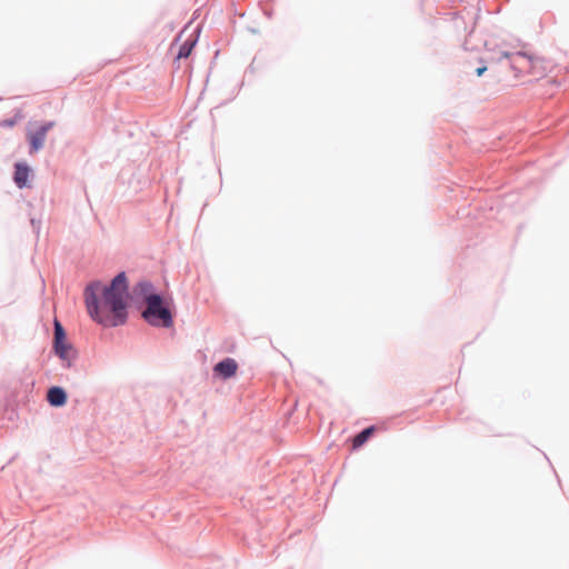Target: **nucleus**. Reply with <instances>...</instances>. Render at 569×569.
<instances>
[{"label":"nucleus","mask_w":569,"mask_h":569,"mask_svg":"<svg viewBox=\"0 0 569 569\" xmlns=\"http://www.w3.org/2000/svg\"><path fill=\"white\" fill-rule=\"evenodd\" d=\"M129 286L124 271L119 272L108 286L92 281L84 288V302L89 316L104 327H118L128 319Z\"/></svg>","instance_id":"nucleus-1"},{"label":"nucleus","mask_w":569,"mask_h":569,"mask_svg":"<svg viewBox=\"0 0 569 569\" xmlns=\"http://www.w3.org/2000/svg\"><path fill=\"white\" fill-rule=\"evenodd\" d=\"M141 317L152 327L170 328L173 325V317L169 308L164 305L162 296L152 298L144 303Z\"/></svg>","instance_id":"nucleus-2"},{"label":"nucleus","mask_w":569,"mask_h":569,"mask_svg":"<svg viewBox=\"0 0 569 569\" xmlns=\"http://www.w3.org/2000/svg\"><path fill=\"white\" fill-rule=\"evenodd\" d=\"M159 296L161 295L156 291L153 283L149 280H140L131 291V299L136 303H146Z\"/></svg>","instance_id":"nucleus-3"},{"label":"nucleus","mask_w":569,"mask_h":569,"mask_svg":"<svg viewBox=\"0 0 569 569\" xmlns=\"http://www.w3.org/2000/svg\"><path fill=\"white\" fill-rule=\"evenodd\" d=\"M54 126L53 121L42 123L37 130L28 134L30 141V153L38 152L44 146L47 133Z\"/></svg>","instance_id":"nucleus-4"},{"label":"nucleus","mask_w":569,"mask_h":569,"mask_svg":"<svg viewBox=\"0 0 569 569\" xmlns=\"http://www.w3.org/2000/svg\"><path fill=\"white\" fill-rule=\"evenodd\" d=\"M53 351L62 361L64 368H71L76 359V353L72 351V346L67 341L53 343Z\"/></svg>","instance_id":"nucleus-5"},{"label":"nucleus","mask_w":569,"mask_h":569,"mask_svg":"<svg viewBox=\"0 0 569 569\" xmlns=\"http://www.w3.org/2000/svg\"><path fill=\"white\" fill-rule=\"evenodd\" d=\"M31 169L24 162H17L14 164L13 181L19 189L29 187V176Z\"/></svg>","instance_id":"nucleus-6"},{"label":"nucleus","mask_w":569,"mask_h":569,"mask_svg":"<svg viewBox=\"0 0 569 569\" xmlns=\"http://www.w3.org/2000/svg\"><path fill=\"white\" fill-rule=\"evenodd\" d=\"M237 368H238V365L234 359L224 358L214 366L213 371L219 377H221L223 379H228V378H231L236 373Z\"/></svg>","instance_id":"nucleus-7"},{"label":"nucleus","mask_w":569,"mask_h":569,"mask_svg":"<svg viewBox=\"0 0 569 569\" xmlns=\"http://www.w3.org/2000/svg\"><path fill=\"white\" fill-rule=\"evenodd\" d=\"M68 399L67 392L62 387L53 386L47 391V401L51 407L59 408L66 405Z\"/></svg>","instance_id":"nucleus-8"},{"label":"nucleus","mask_w":569,"mask_h":569,"mask_svg":"<svg viewBox=\"0 0 569 569\" xmlns=\"http://www.w3.org/2000/svg\"><path fill=\"white\" fill-rule=\"evenodd\" d=\"M533 57L525 51H517L513 54L511 69L515 71L523 72L530 69Z\"/></svg>","instance_id":"nucleus-9"},{"label":"nucleus","mask_w":569,"mask_h":569,"mask_svg":"<svg viewBox=\"0 0 569 569\" xmlns=\"http://www.w3.org/2000/svg\"><path fill=\"white\" fill-rule=\"evenodd\" d=\"M375 431V427L370 426L361 430L353 438V448H359L365 445Z\"/></svg>","instance_id":"nucleus-10"},{"label":"nucleus","mask_w":569,"mask_h":569,"mask_svg":"<svg viewBox=\"0 0 569 569\" xmlns=\"http://www.w3.org/2000/svg\"><path fill=\"white\" fill-rule=\"evenodd\" d=\"M66 341V330L61 322L57 319L53 321V343Z\"/></svg>","instance_id":"nucleus-11"},{"label":"nucleus","mask_w":569,"mask_h":569,"mask_svg":"<svg viewBox=\"0 0 569 569\" xmlns=\"http://www.w3.org/2000/svg\"><path fill=\"white\" fill-rule=\"evenodd\" d=\"M196 44V40H186L179 48L177 59H186L190 56L193 47Z\"/></svg>","instance_id":"nucleus-12"},{"label":"nucleus","mask_w":569,"mask_h":569,"mask_svg":"<svg viewBox=\"0 0 569 569\" xmlns=\"http://www.w3.org/2000/svg\"><path fill=\"white\" fill-rule=\"evenodd\" d=\"M516 52H512V51H501V54H500V58H499V61H501L502 59H507L510 63V67L512 66V61H513V54Z\"/></svg>","instance_id":"nucleus-13"},{"label":"nucleus","mask_w":569,"mask_h":569,"mask_svg":"<svg viewBox=\"0 0 569 569\" xmlns=\"http://www.w3.org/2000/svg\"><path fill=\"white\" fill-rule=\"evenodd\" d=\"M486 70H487L486 66L479 67V68L476 69V74L478 77H480V76H482L486 72Z\"/></svg>","instance_id":"nucleus-14"}]
</instances>
